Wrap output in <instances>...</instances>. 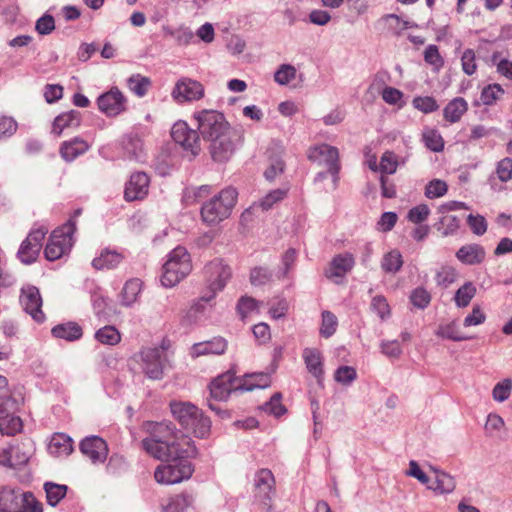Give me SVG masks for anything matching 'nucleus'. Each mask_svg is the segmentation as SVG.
Wrapping results in <instances>:
<instances>
[{
  "label": "nucleus",
  "instance_id": "f257e3e1",
  "mask_svg": "<svg viewBox=\"0 0 512 512\" xmlns=\"http://www.w3.org/2000/svg\"><path fill=\"white\" fill-rule=\"evenodd\" d=\"M143 430L149 437L142 440V447L158 460L192 458L197 454L193 441L169 421H147L143 424Z\"/></svg>",
  "mask_w": 512,
  "mask_h": 512
},
{
  "label": "nucleus",
  "instance_id": "f03ea898",
  "mask_svg": "<svg viewBox=\"0 0 512 512\" xmlns=\"http://www.w3.org/2000/svg\"><path fill=\"white\" fill-rule=\"evenodd\" d=\"M238 192L233 187L222 189L218 195L206 202L201 208L202 220L215 225L227 219L236 205Z\"/></svg>",
  "mask_w": 512,
  "mask_h": 512
},
{
  "label": "nucleus",
  "instance_id": "7ed1b4c3",
  "mask_svg": "<svg viewBox=\"0 0 512 512\" xmlns=\"http://www.w3.org/2000/svg\"><path fill=\"white\" fill-rule=\"evenodd\" d=\"M170 408L175 419L184 428L191 430L195 436L204 438L209 435L211 420L195 405L188 402H171Z\"/></svg>",
  "mask_w": 512,
  "mask_h": 512
},
{
  "label": "nucleus",
  "instance_id": "20e7f679",
  "mask_svg": "<svg viewBox=\"0 0 512 512\" xmlns=\"http://www.w3.org/2000/svg\"><path fill=\"white\" fill-rule=\"evenodd\" d=\"M266 385L267 381L264 383H248L247 379L236 377L235 372L228 370L211 382L209 385L210 397L217 401H226L232 392L252 391Z\"/></svg>",
  "mask_w": 512,
  "mask_h": 512
},
{
  "label": "nucleus",
  "instance_id": "39448f33",
  "mask_svg": "<svg viewBox=\"0 0 512 512\" xmlns=\"http://www.w3.org/2000/svg\"><path fill=\"white\" fill-rule=\"evenodd\" d=\"M192 270L190 256L184 247L173 249L163 265L161 283L165 287H174Z\"/></svg>",
  "mask_w": 512,
  "mask_h": 512
},
{
  "label": "nucleus",
  "instance_id": "423d86ee",
  "mask_svg": "<svg viewBox=\"0 0 512 512\" xmlns=\"http://www.w3.org/2000/svg\"><path fill=\"white\" fill-rule=\"evenodd\" d=\"M75 232V223L69 219L62 227L55 229L45 247L44 255L49 261L60 259L68 253L73 245V234Z\"/></svg>",
  "mask_w": 512,
  "mask_h": 512
},
{
  "label": "nucleus",
  "instance_id": "0eeeda50",
  "mask_svg": "<svg viewBox=\"0 0 512 512\" xmlns=\"http://www.w3.org/2000/svg\"><path fill=\"white\" fill-rule=\"evenodd\" d=\"M195 118L202 138L208 142L233 130L224 115L216 110H202Z\"/></svg>",
  "mask_w": 512,
  "mask_h": 512
},
{
  "label": "nucleus",
  "instance_id": "6e6552de",
  "mask_svg": "<svg viewBox=\"0 0 512 512\" xmlns=\"http://www.w3.org/2000/svg\"><path fill=\"white\" fill-rule=\"evenodd\" d=\"M172 464L158 466L154 472L155 480L160 484H176L189 479L194 471L187 458L173 460Z\"/></svg>",
  "mask_w": 512,
  "mask_h": 512
},
{
  "label": "nucleus",
  "instance_id": "1a4fd4ad",
  "mask_svg": "<svg viewBox=\"0 0 512 512\" xmlns=\"http://www.w3.org/2000/svg\"><path fill=\"white\" fill-rule=\"evenodd\" d=\"M134 359L141 364V368L148 378L154 380L162 378L167 361L166 352L163 348H144L134 355Z\"/></svg>",
  "mask_w": 512,
  "mask_h": 512
},
{
  "label": "nucleus",
  "instance_id": "9d476101",
  "mask_svg": "<svg viewBox=\"0 0 512 512\" xmlns=\"http://www.w3.org/2000/svg\"><path fill=\"white\" fill-rule=\"evenodd\" d=\"M308 159L318 166L326 167L327 172L333 176L336 183L340 171L339 152L336 147L328 144L311 147L308 151Z\"/></svg>",
  "mask_w": 512,
  "mask_h": 512
},
{
  "label": "nucleus",
  "instance_id": "9b49d317",
  "mask_svg": "<svg viewBox=\"0 0 512 512\" xmlns=\"http://www.w3.org/2000/svg\"><path fill=\"white\" fill-rule=\"evenodd\" d=\"M239 134L233 129L230 132L210 141L209 151L216 162H225L234 154Z\"/></svg>",
  "mask_w": 512,
  "mask_h": 512
},
{
  "label": "nucleus",
  "instance_id": "f8f14e48",
  "mask_svg": "<svg viewBox=\"0 0 512 512\" xmlns=\"http://www.w3.org/2000/svg\"><path fill=\"white\" fill-rule=\"evenodd\" d=\"M171 137L186 151H189L193 157L199 154V135L196 130L190 129L185 122L179 121L172 126Z\"/></svg>",
  "mask_w": 512,
  "mask_h": 512
},
{
  "label": "nucleus",
  "instance_id": "ddd939ff",
  "mask_svg": "<svg viewBox=\"0 0 512 512\" xmlns=\"http://www.w3.org/2000/svg\"><path fill=\"white\" fill-rule=\"evenodd\" d=\"M47 232L45 228H38L29 233L18 250V257L22 263L31 264L37 259Z\"/></svg>",
  "mask_w": 512,
  "mask_h": 512
},
{
  "label": "nucleus",
  "instance_id": "4468645a",
  "mask_svg": "<svg viewBox=\"0 0 512 512\" xmlns=\"http://www.w3.org/2000/svg\"><path fill=\"white\" fill-rule=\"evenodd\" d=\"M171 95L177 103L197 101L204 96V87L196 80L183 77L176 82Z\"/></svg>",
  "mask_w": 512,
  "mask_h": 512
},
{
  "label": "nucleus",
  "instance_id": "2eb2a0df",
  "mask_svg": "<svg viewBox=\"0 0 512 512\" xmlns=\"http://www.w3.org/2000/svg\"><path fill=\"white\" fill-rule=\"evenodd\" d=\"M20 304L24 311L36 322L42 323L45 320V314L41 309L42 298L37 287L32 285L23 287L20 294Z\"/></svg>",
  "mask_w": 512,
  "mask_h": 512
},
{
  "label": "nucleus",
  "instance_id": "dca6fc26",
  "mask_svg": "<svg viewBox=\"0 0 512 512\" xmlns=\"http://www.w3.org/2000/svg\"><path fill=\"white\" fill-rule=\"evenodd\" d=\"M205 275L211 293L216 294L217 291L222 290L227 281L231 277V269L228 265L224 264L222 260L215 259L205 267Z\"/></svg>",
  "mask_w": 512,
  "mask_h": 512
},
{
  "label": "nucleus",
  "instance_id": "f3484780",
  "mask_svg": "<svg viewBox=\"0 0 512 512\" xmlns=\"http://www.w3.org/2000/svg\"><path fill=\"white\" fill-rule=\"evenodd\" d=\"M126 99L122 92L114 87L98 97L97 103L100 111L109 117L119 115L125 110Z\"/></svg>",
  "mask_w": 512,
  "mask_h": 512
},
{
  "label": "nucleus",
  "instance_id": "a211bd4d",
  "mask_svg": "<svg viewBox=\"0 0 512 512\" xmlns=\"http://www.w3.org/2000/svg\"><path fill=\"white\" fill-rule=\"evenodd\" d=\"M275 479L272 472L268 469L259 470L254 479V486L256 490V497H258L262 505L271 508V494L274 490Z\"/></svg>",
  "mask_w": 512,
  "mask_h": 512
},
{
  "label": "nucleus",
  "instance_id": "6ab92c4d",
  "mask_svg": "<svg viewBox=\"0 0 512 512\" xmlns=\"http://www.w3.org/2000/svg\"><path fill=\"white\" fill-rule=\"evenodd\" d=\"M355 260L352 254L344 253L336 255L325 270L326 277L336 284H340L345 275L354 267Z\"/></svg>",
  "mask_w": 512,
  "mask_h": 512
},
{
  "label": "nucleus",
  "instance_id": "aec40b11",
  "mask_svg": "<svg viewBox=\"0 0 512 512\" xmlns=\"http://www.w3.org/2000/svg\"><path fill=\"white\" fill-rule=\"evenodd\" d=\"M149 177L144 172L133 173L126 183L124 197L127 201L143 199L148 194Z\"/></svg>",
  "mask_w": 512,
  "mask_h": 512
},
{
  "label": "nucleus",
  "instance_id": "412c9836",
  "mask_svg": "<svg viewBox=\"0 0 512 512\" xmlns=\"http://www.w3.org/2000/svg\"><path fill=\"white\" fill-rule=\"evenodd\" d=\"M80 450L93 462H103L108 454L106 442L97 436L87 437L82 440Z\"/></svg>",
  "mask_w": 512,
  "mask_h": 512
},
{
  "label": "nucleus",
  "instance_id": "4be33fe9",
  "mask_svg": "<svg viewBox=\"0 0 512 512\" xmlns=\"http://www.w3.org/2000/svg\"><path fill=\"white\" fill-rule=\"evenodd\" d=\"M227 348V342L221 337L213 338L209 341L196 343L192 347V354L194 356L209 355V354H222Z\"/></svg>",
  "mask_w": 512,
  "mask_h": 512
},
{
  "label": "nucleus",
  "instance_id": "5701e85b",
  "mask_svg": "<svg viewBox=\"0 0 512 512\" xmlns=\"http://www.w3.org/2000/svg\"><path fill=\"white\" fill-rule=\"evenodd\" d=\"M48 450L56 457L68 456L73 450L72 439L64 433H56L49 442Z\"/></svg>",
  "mask_w": 512,
  "mask_h": 512
},
{
  "label": "nucleus",
  "instance_id": "b1692460",
  "mask_svg": "<svg viewBox=\"0 0 512 512\" xmlns=\"http://www.w3.org/2000/svg\"><path fill=\"white\" fill-rule=\"evenodd\" d=\"M81 122V114L76 110H71L58 115L52 127V132L59 136L66 128L78 127Z\"/></svg>",
  "mask_w": 512,
  "mask_h": 512
},
{
  "label": "nucleus",
  "instance_id": "393cba45",
  "mask_svg": "<svg viewBox=\"0 0 512 512\" xmlns=\"http://www.w3.org/2000/svg\"><path fill=\"white\" fill-rule=\"evenodd\" d=\"M303 359L309 373H311L317 379L323 377L324 371L322 367V357L318 349L305 348L303 350Z\"/></svg>",
  "mask_w": 512,
  "mask_h": 512
},
{
  "label": "nucleus",
  "instance_id": "a878e982",
  "mask_svg": "<svg viewBox=\"0 0 512 512\" xmlns=\"http://www.w3.org/2000/svg\"><path fill=\"white\" fill-rule=\"evenodd\" d=\"M88 144L76 137L71 141L62 143L60 147V154L64 160L70 162L77 158L79 155L85 153L88 150Z\"/></svg>",
  "mask_w": 512,
  "mask_h": 512
},
{
  "label": "nucleus",
  "instance_id": "bb28decb",
  "mask_svg": "<svg viewBox=\"0 0 512 512\" xmlns=\"http://www.w3.org/2000/svg\"><path fill=\"white\" fill-rule=\"evenodd\" d=\"M122 259L123 256L120 253L105 249L99 257L93 259L92 265L98 270L113 269L121 263Z\"/></svg>",
  "mask_w": 512,
  "mask_h": 512
},
{
  "label": "nucleus",
  "instance_id": "cd10ccee",
  "mask_svg": "<svg viewBox=\"0 0 512 512\" xmlns=\"http://www.w3.org/2000/svg\"><path fill=\"white\" fill-rule=\"evenodd\" d=\"M52 335L56 338L74 341L82 336V328L74 322L58 324L52 328Z\"/></svg>",
  "mask_w": 512,
  "mask_h": 512
},
{
  "label": "nucleus",
  "instance_id": "c85d7f7f",
  "mask_svg": "<svg viewBox=\"0 0 512 512\" xmlns=\"http://www.w3.org/2000/svg\"><path fill=\"white\" fill-rule=\"evenodd\" d=\"M432 469L435 473V481L434 484L428 486V488L440 494L451 493L455 489L454 478L443 471L435 468Z\"/></svg>",
  "mask_w": 512,
  "mask_h": 512
},
{
  "label": "nucleus",
  "instance_id": "c756f323",
  "mask_svg": "<svg viewBox=\"0 0 512 512\" xmlns=\"http://www.w3.org/2000/svg\"><path fill=\"white\" fill-rule=\"evenodd\" d=\"M142 282L139 279H130L128 280L120 294L121 304L123 306L129 307L133 303L136 302L137 297L141 291Z\"/></svg>",
  "mask_w": 512,
  "mask_h": 512
},
{
  "label": "nucleus",
  "instance_id": "7c9ffc66",
  "mask_svg": "<svg viewBox=\"0 0 512 512\" xmlns=\"http://www.w3.org/2000/svg\"><path fill=\"white\" fill-rule=\"evenodd\" d=\"M466 110V101L463 98H455L444 108V118L451 123H455L460 120Z\"/></svg>",
  "mask_w": 512,
  "mask_h": 512
},
{
  "label": "nucleus",
  "instance_id": "2f4dec72",
  "mask_svg": "<svg viewBox=\"0 0 512 512\" xmlns=\"http://www.w3.org/2000/svg\"><path fill=\"white\" fill-rule=\"evenodd\" d=\"M151 84V79L141 74H133L127 80L128 88L138 97L145 96Z\"/></svg>",
  "mask_w": 512,
  "mask_h": 512
},
{
  "label": "nucleus",
  "instance_id": "473e14b6",
  "mask_svg": "<svg viewBox=\"0 0 512 512\" xmlns=\"http://www.w3.org/2000/svg\"><path fill=\"white\" fill-rule=\"evenodd\" d=\"M19 508V495L16 490L4 488L0 492V512H16Z\"/></svg>",
  "mask_w": 512,
  "mask_h": 512
},
{
  "label": "nucleus",
  "instance_id": "72a5a7b5",
  "mask_svg": "<svg viewBox=\"0 0 512 512\" xmlns=\"http://www.w3.org/2000/svg\"><path fill=\"white\" fill-rule=\"evenodd\" d=\"M477 288L472 282L464 283L455 293L454 301L457 307H466L476 295Z\"/></svg>",
  "mask_w": 512,
  "mask_h": 512
},
{
  "label": "nucleus",
  "instance_id": "f704fd0d",
  "mask_svg": "<svg viewBox=\"0 0 512 512\" xmlns=\"http://www.w3.org/2000/svg\"><path fill=\"white\" fill-rule=\"evenodd\" d=\"M124 149L131 159L142 161L143 143L137 135H128L125 137Z\"/></svg>",
  "mask_w": 512,
  "mask_h": 512
},
{
  "label": "nucleus",
  "instance_id": "c9c22d12",
  "mask_svg": "<svg viewBox=\"0 0 512 512\" xmlns=\"http://www.w3.org/2000/svg\"><path fill=\"white\" fill-rule=\"evenodd\" d=\"M47 503L55 507L66 495L67 486L47 482L44 484Z\"/></svg>",
  "mask_w": 512,
  "mask_h": 512
},
{
  "label": "nucleus",
  "instance_id": "e433bc0d",
  "mask_svg": "<svg viewBox=\"0 0 512 512\" xmlns=\"http://www.w3.org/2000/svg\"><path fill=\"white\" fill-rule=\"evenodd\" d=\"M403 265L402 255L398 250H392L383 256L381 267L387 273L398 272Z\"/></svg>",
  "mask_w": 512,
  "mask_h": 512
},
{
  "label": "nucleus",
  "instance_id": "4c0bfd02",
  "mask_svg": "<svg viewBox=\"0 0 512 512\" xmlns=\"http://www.w3.org/2000/svg\"><path fill=\"white\" fill-rule=\"evenodd\" d=\"M95 338L102 344L116 345L120 342L121 335L114 326L106 325L96 331Z\"/></svg>",
  "mask_w": 512,
  "mask_h": 512
},
{
  "label": "nucleus",
  "instance_id": "58836bf2",
  "mask_svg": "<svg viewBox=\"0 0 512 512\" xmlns=\"http://www.w3.org/2000/svg\"><path fill=\"white\" fill-rule=\"evenodd\" d=\"M19 495V508L16 512H43L42 504L38 502L32 493H20Z\"/></svg>",
  "mask_w": 512,
  "mask_h": 512
},
{
  "label": "nucleus",
  "instance_id": "ea45409f",
  "mask_svg": "<svg viewBox=\"0 0 512 512\" xmlns=\"http://www.w3.org/2000/svg\"><path fill=\"white\" fill-rule=\"evenodd\" d=\"M193 502L189 494H179L172 497L169 503L163 507V512H184Z\"/></svg>",
  "mask_w": 512,
  "mask_h": 512
},
{
  "label": "nucleus",
  "instance_id": "a19ab883",
  "mask_svg": "<svg viewBox=\"0 0 512 512\" xmlns=\"http://www.w3.org/2000/svg\"><path fill=\"white\" fill-rule=\"evenodd\" d=\"M287 194V189H276L269 192L259 203H255L252 209L261 208L263 211L269 210L275 203L281 201Z\"/></svg>",
  "mask_w": 512,
  "mask_h": 512
},
{
  "label": "nucleus",
  "instance_id": "79ce46f5",
  "mask_svg": "<svg viewBox=\"0 0 512 512\" xmlns=\"http://www.w3.org/2000/svg\"><path fill=\"white\" fill-rule=\"evenodd\" d=\"M448 185L441 179H433L425 187V196L428 199H435L444 196L447 193Z\"/></svg>",
  "mask_w": 512,
  "mask_h": 512
},
{
  "label": "nucleus",
  "instance_id": "37998d69",
  "mask_svg": "<svg viewBox=\"0 0 512 512\" xmlns=\"http://www.w3.org/2000/svg\"><path fill=\"white\" fill-rule=\"evenodd\" d=\"M512 391V380L510 378L503 379L502 381L498 382L493 390H492V397L497 402H504L507 400Z\"/></svg>",
  "mask_w": 512,
  "mask_h": 512
},
{
  "label": "nucleus",
  "instance_id": "c03bdc74",
  "mask_svg": "<svg viewBox=\"0 0 512 512\" xmlns=\"http://www.w3.org/2000/svg\"><path fill=\"white\" fill-rule=\"evenodd\" d=\"M457 258L464 264H474L479 261V249L477 245H466L461 247L457 253Z\"/></svg>",
  "mask_w": 512,
  "mask_h": 512
},
{
  "label": "nucleus",
  "instance_id": "a18cd8bd",
  "mask_svg": "<svg viewBox=\"0 0 512 512\" xmlns=\"http://www.w3.org/2000/svg\"><path fill=\"white\" fill-rule=\"evenodd\" d=\"M281 399V393L277 392L273 394L270 400L262 406V410L276 417L282 416L286 413V408L284 405H282Z\"/></svg>",
  "mask_w": 512,
  "mask_h": 512
},
{
  "label": "nucleus",
  "instance_id": "49530a36",
  "mask_svg": "<svg viewBox=\"0 0 512 512\" xmlns=\"http://www.w3.org/2000/svg\"><path fill=\"white\" fill-rule=\"evenodd\" d=\"M92 306L96 316L100 319H107L112 309L109 307L108 300L100 294L92 295Z\"/></svg>",
  "mask_w": 512,
  "mask_h": 512
},
{
  "label": "nucleus",
  "instance_id": "de8ad7c7",
  "mask_svg": "<svg viewBox=\"0 0 512 512\" xmlns=\"http://www.w3.org/2000/svg\"><path fill=\"white\" fill-rule=\"evenodd\" d=\"M296 77V68L290 64H282L274 74V80L280 85H287Z\"/></svg>",
  "mask_w": 512,
  "mask_h": 512
},
{
  "label": "nucleus",
  "instance_id": "09e8293b",
  "mask_svg": "<svg viewBox=\"0 0 512 512\" xmlns=\"http://www.w3.org/2000/svg\"><path fill=\"white\" fill-rule=\"evenodd\" d=\"M504 94V90L499 84H490L482 89V104L492 105Z\"/></svg>",
  "mask_w": 512,
  "mask_h": 512
},
{
  "label": "nucleus",
  "instance_id": "8fccbe9b",
  "mask_svg": "<svg viewBox=\"0 0 512 512\" xmlns=\"http://www.w3.org/2000/svg\"><path fill=\"white\" fill-rule=\"evenodd\" d=\"M337 327V318L330 311H324L322 313V325L320 329V333L323 337L329 338L331 337Z\"/></svg>",
  "mask_w": 512,
  "mask_h": 512
},
{
  "label": "nucleus",
  "instance_id": "3c124183",
  "mask_svg": "<svg viewBox=\"0 0 512 512\" xmlns=\"http://www.w3.org/2000/svg\"><path fill=\"white\" fill-rule=\"evenodd\" d=\"M357 378L355 368L351 366H340L334 373L336 382L348 386Z\"/></svg>",
  "mask_w": 512,
  "mask_h": 512
},
{
  "label": "nucleus",
  "instance_id": "603ef678",
  "mask_svg": "<svg viewBox=\"0 0 512 512\" xmlns=\"http://www.w3.org/2000/svg\"><path fill=\"white\" fill-rule=\"evenodd\" d=\"M423 138L425 141V145L431 151L439 152V151L443 150L444 141H443L441 135L437 131H435L433 129L427 130L423 133Z\"/></svg>",
  "mask_w": 512,
  "mask_h": 512
},
{
  "label": "nucleus",
  "instance_id": "864d4df0",
  "mask_svg": "<svg viewBox=\"0 0 512 512\" xmlns=\"http://www.w3.org/2000/svg\"><path fill=\"white\" fill-rule=\"evenodd\" d=\"M272 281V273L264 267H255L250 272V282L254 286L265 285Z\"/></svg>",
  "mask_w": 512,
  "mask_h": 512
},
{
  "label": "nucleus",
  "instance_id": "5fc2aeb1",
  "mask_svg": "<svg viewBox=\"0 0 512 512\" xmlns=\"http://www.w3.org/2000/svg\"><path fill=\"white\" fill-rule=\"evenodd\" d=\"M22 429V421L18 416L4 418L0 421V433L3 435H14Z\"/></svg>",
  "mask_w": 512,
  "mask_h": 512
},
{
  "label": "nucleus",
  "instance_id": "6e6d98bb",
  "mask_svg": "<svg viewBox=\"0 0 512 512\" xmlns=\"http://www.w3.org/2000/svg\"><path fill=\"white\" fill-rule=\"evenodd\" d=\"M457 276L458 274L453 267L444 266L437 272L436 282L440 286L448 287L450 284L456 281Z\"/></svg>",
  "mask_w": 512,
  "mask_h": 512
},
{
  "label": "nucleus",
  "instance_id": "4d7b16f0",
  "mask_svg": "<svg viewBox=\"0 0 512 512\" xmlns=\"http://www.w3.org/2000/svg\"><path fill=\"white\" fill-rule=\"evenodd\" d=\"M35 30L40 35L51 34L55 30L54 17L48 13H45L36 21Z\"/></svg>",
  "mask_w": 512,
  "mask_h": 512
},
{
  "label": "nucleus",
  "instance_id": "13d9d810",
  "mask_svg": "<svg viewBox=\"0 0 512 512\" xmlns=\"http://www.w3.org/2000/svg\"><path fill=\"white\" fill-rule=\"evenodd\" d=\"M430 214V209L427 204H420L411 208L407 214V219L414 223L419 224L425 221Z\"/></svg>",
  "mask_w": 512,
  "mask_h": 512
},
{
  "label": "nucleus",
  "instance_id": "bf43d9fd",
  "mask_svg": "<svg viewBox=\"0 0 512 512\" xmlns=\"http://www.w3.org/2000/svg\"><path fill=\"white\" fill-rule=\"evenodd\" d=\"M410 300L415 307L419 309H424L429 305L431 301V296L427 290L418 287L412 291L410 295Z\"/></svg>",
  "mask_w": 512,
  "mask_h": 512
},
{
  "label": "nucleus",
  "instance_id": "052dcab7",
  "mask_svg": "<svg viewBox=\"0 0 512 512\" xmlns=\"http://www.w3.org/2000/svg\"><path fill=\"white\" fill-rule=\"evenodd\" d=\"M413 106L423 113H431L439 108L436 100L429 96L414 98Z\"/></svg>",
  "mask_w": 512,
  "mask_h": 512
},
{
  "label": "nucleus",
  "instance_id": "680f3d73",
  "mask_svg": "<svg viewBox=\"0 0 512 512\" xmlns=\"http://www.w3.org/2000/svg\"><path fill=\"white\" fill-rule=\"evenodd\" d=\"M398 166L397 156L390 151L385 152L380 161V171L386 174H393L396 172Z\"/></svg>",
  "mask_w": 512,
  "mask_h": 512
},
{
  "label": "nucleus",
  "instance_id": "e2e57ef3",
  "mask_svg": "<svg viewBox=\"0 0 512 512\" xmlns=\"http://www.w3.org/2000/svg\"><path fill=\"white\" fill-rule=\"evenodd\" d=\"M439 335L454 341H462L470 338L468 334L459 331L454 323L441 327Z\"/></svg>",
  "mask_w": 512,
  "mask_h": 512
},
{
  "label": "nucleus",
  "instance_id": "0e129e2a",
  "mask_svg": "<svg viewBox=\"0 0 512 512\" xmlns=\"http://www.w3.org/2000/svg\"><path fill=\"white\" fill-rule=\"evenodd\" d=\"M258 306V302L249 296H243L238 300L237 311L241 319H245L249 313L254 311Z\"/></svg>",
  "mask_w": 512,
  "mask_h": 512
},
{
  "label": "nucleus",
  "instance_id": "69168bd1",
  "mask_svg": "<svg viewBox=\"0 0 512 512\" xmlns=\"http://www.w3.org/2000/svg\"><path fill=\"white\" fill-rule=\"evenodd\" d=\"M381 352L389 358H399L402 348L397 340H384L380 344Z\"/></svg>",
  "mask_w": 512,
  "mask_h": 512
},
{
  "label": "nucleus",
  "instance_id": "338daca9",
  "mask_svg": "<svg viewBox=\"0 0 512 512\" xmlns=\"http://www.w3.org/2000/svg\"><path fill=\"white\" fill-rule=\"evenodd\" d=\"M496 173L502 182H507L512 178V159L504 158L498 162Z\"/></svg>",
  "mask_w": 512,
  "mask_h": 512
},
{
  "label": "nucleus",
  "instance_id": "774afa93",
  "mask_svg": "<svg viewBox=\"0 0 512 512\" xmlns=\"http://www.w3.org/2000/svg\"><path fill=\"white\" fill-rule=\"evenodd\" d=\"M461 62H462L463 71L466 74L472 75L476 71V68H477L476 57H475V53L472 49H467L466 51H464L462 58H461Z\"/></svg>",
  "mask_w": 512,
  "mask_h": 512
}]
</instances>
